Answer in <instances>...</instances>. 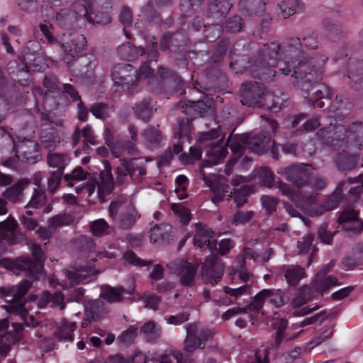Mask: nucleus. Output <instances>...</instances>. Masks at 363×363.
Returning a JSON list of instances; mask_svg holds the SVG:
<instances>
[{
	"label": "nucleus",
	"mask_w": 363,
	"mask_h": 363,
	"mask_svg": "<svg viewBox=\"0 0 363 363\" xmlns=\"http://www.w3.org/2000/svg\"><path fill=\"white\" fill-rule=\"evenodd\" d=\"M284 57V61L279 62V64L280 74L290 75L296 79H304L306 82H318L320 79V72L312 71L311 64L304 56L300 38L292 37L287 39Z\"/></svg>",
	"instance_id": "1"
},
{
	"label": "nucleus",
	"mask_w": 363,
	"mask_h": 363,
	"mask_svg": "<svg viewBox=\"0 0 363 363\" xmlns=\"http://www.w3.org/2000/svg\"><path fill=\"white\" fill-rule=\"evenodd\" d=\"M32 286L29 280H23L18 284L0 287V294L4 297H11L7 301V304L3 307L9 313L18 315L24 318L28 311L24 307L26 303L25 296L27 294Z\"/></svg>",
	"instance_id": "2"
},
{
	"label": "nucleus",
	"mask_w": 363,
	"mask_h": 363,
	"mask_svg": "<svg viewBox=\"0 0 363 363\" xmlns=\"http://www.w3.org/2000/svg\"><path fill=\"white\" fill-rule=\"evenodd\" d=\"M280 45L277 43L265 44L260 47L252 58V65L259 76L274 75L279 72L277 57Z\"/></svg>",
	"instance_id": "3"
},
{
	"label": "nucleus",
	"mask_w": 363,
	"mask_h": 363,
	"mask_svg": "<svg viewBox=\"0 0 363 363\" xmlns=\"http://www.w3.org/2000/svg\"><path fill=\"white\" fill-rule=\"evenodd\" d=\"M86 6L74 3L67 9H62L55 14L57 23L62 28L75 29L85 26Z\"/></svg>",
	"instance_id": "4"
},
{
	"label": "nucleus",
	"mask_w": 363,
	"mask_h": 363,
	"mask_svg": "<svg viewBox=\"0 0 363 363\" xmlns=\"http://www.w3.org/2000/svg\"><path fill=\"white\" fill-rule=\"evenodd\" d=\"M186 335L184 341V350L188 353L194 352L196 349H204L206 341L212 338L211 330L200 326L196 323L188 324L186 327Z\"/></svg>",
	"instance_id": "5"
},
{
	"label": "nucleus",
	"mask_w": 363,
	"mask_h": 363,
	"mask_svg": "<svg viewBox=\"0 0 363 363\" xmlns=\"http://www.w3.org/2000/svg\"><path fill=\"white\" fill-rule=\"evenodd\" d=\"M314 60L318 64V67L316 69L312 68V71H319L320 74V79L318 82H306L304 79H301L302 81L301 88L303 90H306L308 92L313 91V94L315 95L317 99L324 98L330 99L333 96V92L330 90L328 86L325 84H318L322 79L321 68L328 60V57L324 53L320 52Z\"/></svg>",
	"instance_id": "6"
},
{
	"label": "nucleus",
	"mask_w": 363,
	"mask_h": 363,
	"mask_svg": "<svg viewBox=\"0 0 363 363\" xmlns=\"http://www.w3.org/2000/svg\"><path fill=\"white\" fill-rule=\"evenodd\" d=\"M277 173L284 176L296 188H303L308 185L311 171L305 164H293L286 167L279 169Z\"/></svg>",
	"instance_id": "7"
},
{
	"label": "nucleus",
	"mask_w": 363,
	"mask_h": 363,
	"mask_svg": "<svg viewBox=\"0 0 363 363\" xmlns=\"http://www.w3.org/2000/svg\"><path fill=\"white\" fill-rule=\"evenodd\" d=\"M3 262L4 267L16 275L24 273L26 276L36 279L42 275L37 269H35L33 260L28 256H21L16 259L6 258Z\"/></svg>",
	"instance_id": "8"
},
{
	"label": "nucleus",
	"mask_w": 363,
	"mask_h": 363,
	"mask_svg": "<svg viewBox=\"0 0 363 363\" xmlns=\"http://www.w3.org/2000/svg\"><path fill=\"white\" fill-rule=\"evenodd\" d=\"M167 267L174 270L179 277V282L184 286H192L194 284L197 267L194 264L184 260L179 259L167 264Z\"/></svg>",
	"instance_id": "9"
},
{
	"label": "nucleus",
	"mask_w": 363,
	"mask_h": 363,
	"mask_svg": "<svg viewBox=\"0 0 363 363\" xmlns=\"http://www.w3.org/2000/svg\"><path fill=\"white\" fill-rule=\"evenodd\" d=\"M223 271L224 266L222 262L216 256L212 255L206 259L201 274L205 281L213 284L221 279Z\"/></svg>",
	"instance_id": "10"
},
{
	"label": "nucleus",
	"mask_w": 363,
	"mask_h": 363,
	"mask_svg": "<svg viewBox=\"0 0 363 363\" xmlns=\"http://www.w3.org/2000/svg\"><path fill=\"white\" fill-rule=\"evenodd\" d=\"M264 87L256 82L243 83L241 86V103L248 106L257 105L264 94Z\"/></svg>",
	"instance_id": "11"
},
{
	"label": "nucleus",
	"mask_w": 363,
	"mask_h": 363,
	"mask_svg": "<svg viewBox=\"0 0 363 363\" xmlns=\"http://www.w3.org/2000/svg\"><path fill=\"white\" fill-rule=\"evenodd\" d=\"M93 268L94 266L91 265L78 266L74 271H67L66 277L72 284L90 282L95 280L96 275L101 272L99 270L93 269Z\"/></svg>",
	"instance_id": "12"
},
{
	"label": "nucleus",
	"mask_w": 363,
	"mask_h": 363,
	"mask_svg": "<svg viewBox=\"0 0 363 363\" xmlns=\"http://www.w3.org/2000/svg\"><path fill=\"white\" fill-rule=\"evenodd\" d=\"M345 182H340L333 193L323 202V204L319 205L314 209L311 210L310 213L311 216H321L325 212L332 211L336 208L342 200V186L345 184Z\"/></svg>",
	"instance_id": "13"
},
{
	"label": "nucleus",
	"mask_w": 363,
	"mask_h": 363,
	"mask_svg": "<svg viewBox=\"0 0 363 363\" xmlns=\"http://www.w3.org/2000/svg\"><path fill=\"white\" fill-rule=\"evenodd\" d=\"M157 74L160 86L169 91H177L182 84V79L172 69L160 66Z\"/></svg>",
	"instance_id": "14"
},
{
	"label": "nucleus",
	"mask_w": 363,
	"mask_h": 363,
	"mask_svg": "<svg viewBox=\"0 0 363 363\" xmlns=\"http://www.w3.org/2000/svg\"><path fill=\"white\" fill-rule=\"evenodd\" d=\"M247 148L251 152L262 155L269 150L271 136L266 132L259 134H247Z\"/></svg>",
	"instance_id": "15"
},
{
	"label": "nucleus",
	"mask_w": 363,
	"mask_h": 363,
	"mask_svg": "<svg viewBox=\"0 0 363 363\" xmlns=\"http://www.w3.org/2000/svg\"><path fill=\"white\" fill-rule=\"evenodd\" d=\"M213 231L206 225L201 223L196 224V231L193 238V243L195 246L200 248L208 246L210 250L216 248L217 242L216 240H211Z\"/></svg>",
	"instance_id": "16"
},
{
	"label": "nucleus",
	"mask_w": 363,
	"mask_h": 363,
	"mask_svg": "<svg viewBox=\"0 0 363 363\" xmlns=\"http://www.w3.org/2000/svg\"><path fill=\"white\" fill-rule=\"evenodd\" d=\"M223 143V137L217 140L216 142H212L209 144L208 150L206 151V155L209 158L208 161H203L201 167L203 168L211 165H216L223 160L226 157L228 152L227 147L221 146Z\"/></svg>",
	"instance_id": "17"
},
{
	"label": "nucleus",
	"mask_w": 363,
	"mask_h": 363,
	"mask_svg": "<svg viewBox=\"0 0 363 363\" xmlns=\"http://www.w3.org/2000/svg\"><path fill=\"white\" fill-rule=\"evenodd\" d=\"M337 222L347 231L359 233L363 230L362 223L358 220V213L354 210L347 209L342 211L338 217Z\"/></svg>",
	"instance_id": "18"
},
{
	"label": "nucleus",
	"mask_w": 363,
	"mask_h": 363,
	"mask_svg": "<svg viewBox=\"0 0 363 363\" xmlns=\"http://www.w3.org/2000/svg\"><path fill=\"white\" fill-rule=\"evenodd\" d=\"M100 183L98 182V194L101 201H104V197L110 194L113 188V177L111 173V164L108 161L104 162V169L100 173Z\"/></svg>",
	"instance_id": "19"
},
{
	"label": "nucleus",
	"mask_w": 363,
	"mask_h": 363,
	"mask_svg": "<svg viewBox=\"0 0 363 363\" xmlns=\"http://www.w3.org/2000/svg\"><path fill=\"white\" fill-rule=\"evenodd\" d=\"M30 184L28 179H22L14 184L8 187L2 194L4 199L9 202L17 203L23 201L24 190Z\"/></svg>",
	"instance_id": "20"
},
{
	"label": "nucleus",
	"mask_w": 363,
	"mask_h": 363,
	"mask_svg": "<svg viewBox=\"0 0 363 363\" xmlns=\"http://www.w3.org/2000/svg\"><path fill=\"white\" fill-rule=\"evenodd\" d=\"M30 48H26L23 55V62L25 64V69L27 72L30 70L38 72L46 65L44 57L41 52L33 50L31 52Z\"/></svg>",
	"instance_id": "21"
},
{
	"label": "nucleus",
	"mask_w": 363,
	"mask_h": 363,
	"mask_svg": "<svg viewBox=\"0 0 363 363\" xmlns=\"http://www.w3.org/2000/svg\"><path fill=\"white\" fill-rule=\"evenodd\" d=\"M359 159L358 155L350 154L342 151L335 155L334 162L339 171L350 172L357 166Z\"/></svg>",
	"instance_id": "22"
},
{
	"label": "nucleus",
	"mask_w": 363,
	"mask_h": 363,
	"mask_svg": "<svg viewBox=\"0 0 363 363\" xmlns=\"http://www.w3.org/2000/svg\"><path fill=\"white\" fill-rule=\"evenodd\" d=\"M347 78L350 79V86L354 89L363 87V61L350 62Z\"/></svg>",
	"instance_id": "23"
},
{
	"label": "nucleus",
	"mask_w": 363,
	"mask_h": 363,
	"mask_svg": "<svg viewBox=\"0 0 363 363\" xmlns=\"http://www.w3.org/2000/svg\"><path fill=\"white\" fill-rule=\"evenodd\" d=\"M268 0H240V9L250 16H260L266 11Z\"/></svg>",
	"instance_id": "24"
},
{
	"label": "nucleus",
	"mask_w": 363,
	"mask_h": 363,
	"mask_svg": "<svg viewBox=\"0 0 363 363\" xmlns=\"http://www.w3.org/2000/svg\"><path fill=\"white\" fill-rule=\"evenodd\" d=\"M187 38L184 31H178L174 33L164 34L161 42L160 48L162 50L177 49L186 43Z\"/></svg>",
	"instance_id": "25"
},
{
	"label": "nucleus",
	"mask_w": 363,
	"mask_h": 363,
	"mask_svg": "<svg viewBox=\"0 0 363 363\" xmlns=\"http://www.w3.org/2000/svg\"><path fill=\"white\" fill-rule=\"evenodd\" d=\"M287 320L284 318L274 319L272 327L276 330V336L274 340V347H279L283 340L291 341L298 337L301 332L289 335V333L284 334L287 328Z\"/></svg>",
	"instance_id": "26"
},
{
	"label": "nucleus",
	"mask_w": 363,
	"mask_h": 363,
	"mask_svg": "<svg viewBox=\"0 0 363 363\" xmlns=\"http://www.w3.org/2000/svg\"><path fill=\"white\" fill-rule=\"evenodd\" d=\"M247 135H233L230 133L227 139L226 144L229 145L233 156L232 157H238V160L242 155L244 150L247 148Z\"/></svg>",
	"instance_id": "27"
},
{
	"label": "nucleus",
	"mask_w": 363,
	"mask_h": 363,
	"mask_svg": "<svg viewBox=\"0 0 363 363\" xmlns=\"http://www.w3.org/2000/svg\"><path fill=\"white\" fill-rule=\"evenodd\" d=\"M251 286L249 284H245L239 287L231 288L229 286L224 287V291L226 294L229 295L230 298H220L217 300H214V303L217 306H228L235 301L237 298L250 289Z\"/></svg>",
	"instance_id": "28"
},
{
	"label": "nucleus",
	"mask_w": 363,
	"mask_h": 363,
	"mask_svg": "<svg viewBox=\"0 0 363 363\" xmlns=\"http://www.w3.org/2000/svg\"><path fill=\"white\" fill-rule=\"evenodd\" d=\"M182 112L188 116L191 120L199 116H203V114L208 109L207 104L203 101H188V103L182 106Z\"/></svg>",
	"instance_id": "29"
},
{
	"label": "nucleus",
	"mask_w": 363,
	"mask_h": 363,
	"mask_svg": "<svg viewBox=\"0 0 363 363\" xmlns=\"http://www.w3.org/2000/svg\"><path fill=\"white\" fill-rule=\"evenodd\" d=\"M191 121L189 118L178 119L177 125L174 129V136L179 140L183 139L190 142L191 135L194 133Z\"/></svg>",
	"instance_id": "30"
},
{
	"label": "nucleus",
	"mask_w": 363,
	"mask_h": 363,
	"mask_svg": "<svg viewBox=\"0 0 363 363\" xmlns=\"http://www.w3.org/2000/svg\"><path fill=\"white\" fill-rule=\"evenodd\" d=\"M125 289L123 286L113 287L108 285L101 286L100 297L106 300L108 303L121 302Z\"/></svg>",
	"instance_id": "31"
},
{
	"label": "nucleus",
	"mask_w": 363,
	"mask_h": 363,
	"mask_svg": "<svg viewBox=\"0 0 363 363\" xmlns=\"http://www.w3.org/2000/svg\"><path fill=\"white\" fill-rule=\"evenodd\" d=\"M339 284L337 277L333 275L323 276L320 277H315L313 281V287L314 290L322 296L331 287Z\"/></svg>",
	"instance_id": "32"
},
{
	"label": "nucleus",
	"mask_w": 363,
	"mask_h": 363,
	"mask_svg": "<svg viewBox=\"0 0 363 363\" xmlns=\"http://www.w3.org/2000/svg\"><path fill=\"white\" fill-rule=\"evenodd\" d=\"M86 312L92 320H98L108 313L106 304L101 299H95L89 301L85 306Z\"/></svg>",
	"instance_id": "33"
},
{
	"label": "nucleus",
	"mask_w": 363,
	"mask_h": 363,
	"mask_svg": "<svg viewBox=\"0 0 363 363\" xmlns=\"http://www.w3.org/2000/svg\"><path fill=\"white\" fill-rule=\"evenodd\" d=\"M77 328V323L75 322H68L67 320H62L54 333V335L59 340H69L72 341V333Z\"/></svg>",
	"instance_id": "34"
},
{
	"label": "nucleus",
	"mask_w": 363,
	"mask_h": 363,
	"mask_svg": "<svg viewBox=\"0 0 363 363\" xmlns=\"http://www.w3.org/2000/svg\"><path fill=\"white\" fill-rule=\"evenodd\" d=\"M172 227L167 224L156 225L150 229V240L153 243L168 242Z\"/></svg>",
	"instance_id": "35"
},
{
	"label": "nucleus",
	"mask_w": 363,
	"mask_h": 363,
	"mask_svg": "<svg viewBox=\"0 0 363 363\" xmlns=\"http://www.w3.org/2000/svg\"><path fill=\"white\" fill-rule=\"evenodd\" d=\"M40 140L43 146L48 150H54L60 143V138L53 127L41 129Z\"/></svg>",
	"instance_id": "36"
},
{
	"label": "nucleus",
	"mask_w": 363,
	"mask_h": 363,
	"mask_svg": "<svg viewBox=\"0 0 363 363\" xmlns=\"http://www.w3.org/2000/svg\"><path fill=\"white\" fill-rule=\"evenodd\" d=\"M306 277L303 267L298 265H293L288 267L284 272V277L287 284L291 286H296L299 281Z\"/></svg>",
	"instance_id": "37"
},
{
	"label": "nucleus",
	"mask_w": 363,
	"mask_h": 363,
	"mask_svg": "<svg viewBox=\"0 0 363 363\" xmlns=\"http://www.w3.org/2000/svg\"><path fill=\"white\" fill-rule=\"evenodd\" d=\"M264 299L268 302L279 308L284 306L288 301V298L281 289H262V294Z\"/></svg>",
	"instance_id": "38"
},
{
	"label": "nucleus",
	"mask_w": 363,
	"mask_h": 363,
	"mask_svg": "<svg viewBox=\"0 0 363 363\" xmlns=\"http://www.w3.org/2000/svg\"><path fill=\"white\" fill-rule=\"evenodd\" d=\"M279 7L282 17L286 18L297 11H302L304 5L300 0H284L279 4Z\"/></svg>",
	"instance_id": "39"
},
{
	"label": "nucleus",
	"mask_w": 363,
	"mask_h": 363,
	"mask_svg": "<svg viewBox=\"0 0 363 363\" xmlns=\"http://www.w3.org/2000/svg\"><path fill=\"white\" fill-rule=\"evenodd\" d=\"M20 159L28 164H35L38 162L40 155L38 152V144H30V145H23L21 147Z\"/></svg>",
	"instance_id": "40"
},
{
	"label": "nucleus",
	"mask_w": 363,
	"mask_h": 363,
	"mask_svg": "<svg viewBox=\"0 0 363 363\" xmlns=\"http://www.w3.org/2000/svg\"><path fill=\"white\" fill-rule=\"evenodd\" d=\"M126 165L128 170L130 172V178L136 182L140 177L146 174L145 164L138 158L127 160Z\"/></svg>",
	"instance_id": "41"
},
{
	"label": "nucleus",
	"mask_w": 363,
	"mask_h": 363,
	"mask_svg": "<svg viewBox=\"0 0 363 363\" xmlns=\"http://www.w3.org/2000/svg\"><path fill=\"white\" fill-rule=\"evenodd\" d=\"M303 49L316 50L318 48L319 40L316 31L308 28L303 31L301 35Z\"/></svg>",
	"instance_id": "42"
},
{
	"label": "nucleus",
	"mask_w": 363,
	"mask_h": 363,
	"mask_svg": "<svg viewBox=\"0 0 363 363\" xmlns=\"http://www.w3.org/2000/svg\"><path fill=\"white\" fill-rule=\"evenodd\" d=\"M87 14L85 15V25L89 24H107L111 22V17L106 12H97L93 11L91 6H86Z\"/></svg>",
	"instance_id": "43"
},
{
	"label": "nucleus",
	"mask_w": 363,
	"mask_h": 363,
	"mask_svg": "<svg viewBox=\"0 0 363 363\" xmlns=\"http://www.w3.org/2000/svg\"><path fill=\"white\" fill-rule=\"evenodd\" d=\"M140 333L148 342H156L160 337L161 328L154 321L146 322L140 328Z\"/></svg>",
	"instance_id": "44"
},
{
	"label": "nucleus",
	"mask_w": 363,
	"mask_h": 363,
	"mask_svg": "<svg viewBox=\"0 0 363 363\" xmlns=\"http://www.w3.org/2000/svg\"><path fill=\"white\" fill-rule=\"evenodd\" d=\"M47 162L49 167L57 168V170H60L64 172L65 167L69 162V157L66 154L61 153H48L47 155Z\"/></svg>",
	"instance_id": "45"
},
{
	"label": "nucleus",
	"mask_w": 363,
	"mask_h": 363,
	"mask_svg": "<svg viewBox=\"0 0 363 363\" xmlns=\"http://www.w3.org/2000/svg\"><path fill=\"white\" fill-rule=\"evenodd\" d=\"M117 52L123 60H132L138 55H143L145 53V50L142 48H136L128 43L119 46Z\"/></svg>",
	"instance_id": "46"
},
{
	"label": "nucleus",
	"mask_w": 363,
	"mask_h": 363,
	"mask_svg": "<svg viewBox=\"0 0 363 363\" xmlns=\"http://www.w3.org/2000/svg\"><path fill=\"white\" fill-rule=\"evenodd\" d=\"M133 109L137 118L145 122H148L153 114L152 107L149 99H145L135 104Z\"/></svg>",
	"instance_id": "47"
},
{
	"label": "nucleus",
	"mask_w": 363,
	"mask_h": 363,
	"mask_svg": "<svg viewBox=\"0 0 363 363\" xmlns=\"http://www.w3.org/2000/svg\"><path fill=\"white\" fill-rule=\"evenodd\" d=\"M123 152H125L130 155H135L138 153V150L131 141H117L111 147V152L116 157H119Z\"/></svg>",
	"instance_id": "48"
},
{
	"label": "nucleus",
	"mask_w": 363,
	"mask_h": 363,
	"mask_svg": "<svg viewBox=\"0 0 363 363\" xmlns=\"http://www.w3.org/2000/svg\"><path fill=\"white\" fill-rule=\"evenodd\" d=\"M139 217L140 216L138 215L136 211L133 208L130 207L120 216L118 221L120 228L123 230L131 228Z\"/></svg>",
	"instance_id": "49"
},
{
	"label": "nucleus",
	"mask_w": 363,
	"mask_h": 363,
	"mask_svg": "<svg viewBox=\"0 0 363 363\" xmlns=\"http://www.w3.org/2000/svg\"><path fill=\"white\" fill-rule=\"evenodd\" d=\"M137 335L138 328L131 325L117 337L116 341L119 346L127 347L134 342Z\"/></svg>",
	"instance_id": "50"
},
{
	"label": "nucleus",
	"mask_w": 363,
	"mask_h": 363,
	"mask_svg": "<svg viewBox=\"0 0 363 363\" xmlns=\"http://www.w3.org/2000/svg\"><path fill=\"white\" fill-rule=\"evenodd\" d=\"M201 174L202 175V179L206 186L210 188L211 191H218L223 194L228 192L229 186L223 182L221 177H216L212 179L206 176L202 169H201Z\"/></svg>",
	"instance_id": "51"
},
{
	"label": "nucleus",
	"mask_w": 363,
	"mask_h": 363,
	"mask_svg": "<svg viewBox=\"0 0 363 363\" xmlns=\"http://www.w3.org/2000/svg\"><path fill=\"white\" fill-rule=\"evenodd\" d=\"M47 203L46 193L39 188H34L32 196L25 208H40Z\"/></svg>",
	"instance_id": "52"
},
{
	"label": "nucleus",
	"mask_w": 363,
	"mask_h": 363,
	"mask_svg": "<svg viewBox=\"0 0 363 363\" xmlns=\"http://www.w3.org/2000/svg\"><path fill=\"white\" fill-rule=\"evenodd\" d=\"M317 201V198L313 194H303L299 191L297 194V199L294 201L296 207L303 210L306 213L310 215L311 209H308V206L315 204ZM315 208H313L314 209Z\"/></svg>",
	"instance_id": "53"
},
{
	"label": "nucleus",
	"mask_w": 363,
	"mask_h": 363,
	"mask_svg": "<svg viewBox=\"0 0 363 363\" xmlns=\"http://www.w3.org/2000/svg\"><path fill=\"white\" fill-rule=\"evenodd\" d=\"M131 65L126 63L118 64L112 69V77L116 84H123L126 80L127 72L131 70Z\"/></svg>",
	"instance_id": "54"
},
{
	"label": "nucleus",
	"mask_w": 363,
	"mask_h": 363,
	"mask_svg": "<svg viewBox=\"0 0 363 363\" xmlns=\"http://www.w3.org/2000/svg\"><path fill=\"white\" fill-rule=\"evenodd\" d=\"M73 222V218L70 215L62 213L55 215L50 218L48 221V225L54 232L60 227L65 226L71 224Z\"/></svg>",
	"instance_id": "55"
},
{
	"label": "nucleus",
	"mask_w": 363,
	"mask_h": 363,
	"mask_svg": "<svg viewBox=\"0 0 363 363\" xmlns=\"http://www.w3.org/2000/svg\"><path fill=\"white\" fill-rule=\"evenodd\" d=\"M30 249L34 258V260H33V264L35 266V269H37L40 273L43 274V263L45 259V257L41 249V247L38 244L33 243L30 245Z\"/></svg>",
	"instance_id": "56"
},
{
	"label": "nucleus",
	"mask_w": 363,
	"mask_h": 363,
	"mask_svg": "<svg viewBox=\"0 0 363 363\" xmlns=\"http://www.w3.org/2000/svg\"><path fill=\"white\" fill-rule=\"evenodd\" d=\"M347 138L350 140L359 141V146H362V142L363 141V122L355 121L352 123L347 130Z\"/></svg>",
	"instance_id": "57"
},
{
	"label": "nucleus",
	"mask_w": 363,
	"mask_h": 363,
	"mask_svg": "<svg viewBox=\"0 0 363 363\" xmlns=\"http://www.w3.org/2000/svg\"><path fill=\"white\" fill-rule=\"evenodd\" d=\"M75 245L82 257L86 256L95 247L92 238L83 235L77 239Z\"/></svg>",
	"instance_id": "58"
},
{
	"label": "nucleus",
	"mask_w": 363,
	"mask_h": 363,
	"mask_svg": "<svg viewBox=\"0 0 363 363\" xmlns=\"http://www.w3.org/2000/svg\"><path fill=\"white\" fill-rule=\"evenodd\" d=\"M40 118L42 121V128L53 127V125L62 127L64 123L62 119L59 118L55 113L51 112H41L40 113Z\"/></svg>",
	"instance_id": "59"
},
{
	"label": "nucleus",
	"mask_w": 363,
	"mask_h": 363,
	"mask_svg": "<svg viewBox=\"0 0 363 363\" xmlns=\"http://www.w3.org/2000/svg\"><path fill=\"white\" fill-rule=\"evenodd\" d=\"M323 25L330 40L335 41L340 38L341 27L338 24L334 23L331 20L326 18L323 20Z\"/></svg>",
	"instance_id": "60"
},
{
	"label": "nucleus",
	"mask_w": 363,
	"mask_h": 363,
	"mask_svg": "<svg viewBox=\"0 0 363 363\" xmlns=\"http://www.w3.org/2000/svg\"><path fill=\"white\" fill-rule=\"evenodd\" d=\"M262 294V290L250 298L248 304L243 307L245 309V313L249 312L258 313L261 311L265 301L264 295Z\"/></svg>",
	"instance_id": "61"
},
{
	"label": "nucleus",
	"mask_w": 363,
	"mask_h": 363,
	"mask_svg": "<svg viewBox=\"0 0 363 363\" xmlns=\"http://www.w3.org/2000/svg\"><path fill=\"white\" fill-rule=\"evenodd\" d=\"M221 133L219 128L212 129L208 132L201 133L199 137V142L201 146L209 147V144L218 140Z\"/></svg>",
	"instance_id": "62"
},
{
	"label": "nucleus",
	"mask_w": 363,
	"mask_h": 363,
	"mask_svg": "<svg viewBox=\"0 0 363 363\" xmlns=\"http://www.w3.org/2000/svg\"><path fill=\"white\" fill-rule=\"evenodd\" d=\"M259 182L266 187H271L274 182V174L267 167H260L257 173Z\"/></svg>",
	"instance_id": "63"
},
{
	"label": "nucleus",
	"mask_w": 363,
	"mask_h": 363,
	"mask_svg": "<svg viewBox=\"0 0 363 363\" xmlns=\"http://www.w3.org/2000/svg\"><path fill=\"white\" fill-rule=\"evenodd\" d=\"M89 173L85 172L81 167L74 168L71 174L64 176V179L67 182V186H72L74 184L72 181H82L87 179Z\"/></svg>",
	"instance_id": "64"
}]
</instances>
